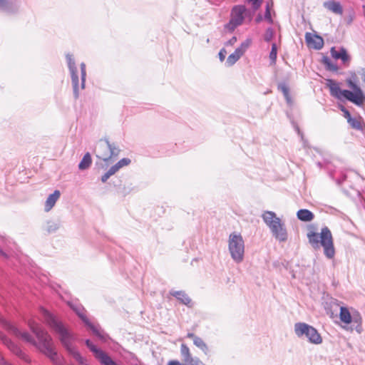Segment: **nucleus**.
Listing matches in <instances>:
<instances>
[{"instance_id":"nucleus-1","label":"nucleus","mask_w":365,"mask_h":365,"mask_svg":"<svg viewBox=\"0 0 365 365\" xmlns=\"http://www.w3.org/2000/svg\"><path fill=\"white\" fill-rule=\"evenodd\" d=\"M0 324L11 334L34 346L42 354L46 355L53 365H63L62 359L55 350L51 336L34 321H29V327L35 335L36 340L32 335L26 331H20L5 319H0Z\"/></svg>"},{"instance_id":"nucleus-2","label":"nucleus","mask_w":365,"mask_h":365,"mask_svg":"<svg viewBox=\"0 0 365 365\" xmlns=\"http://www.w3.org/2000/svg\"><path fill=\"white\" fill-rule=\"evenodd\" d=\"M42 314L44 322L58 334L61 343L67 351L80 365H86V359L73 346V336L71 332L69 331L61 322L58 321L53 314L47 310L43 309Z\"/></svg>"},{"instance_id":"nucleus-3","label":"nucleus","mask_w":365,"mask_h":365,"mask_svg":"<svg viewBox=\"0 0 365 365\" xmlns=\"http://www.w3.org/2000/svg\"><path fill=\"white\" fill-rule=\"evenodd\" d=\"M253 11L248 9L245 5H235L230 11V18L225 29L232 33L238 26L242 25L247 20L250 22L253 18L254 12L257 10L263 0H247Z\"/></svg>"},{"instance_id":"nucleus-4","label":"nucleus","mask_w":365,"mask_h":365,"mask_svg":"<svg viewBox=\"0 0 365 365\" xmlns=\"http://www.w3.org/2000/svg\"><path fill=\"white\" fill-rule=\"evenodd\" d=\"M309 244L314 249L324 248V254L328 259H332L335 255L332 235L327 227L322 228L320 233L310 231L307 233Z\"/></svg>"},{"instance_id":"nucleus-5","label":"nucleus","mask_w":365,"mask_h":365,"mask_svg":"<svg viewBox=\"0 0 365 365\" xmlns=\"http://www.w3.org/2000/svg\"><path fill=\"white\" fill-rule=\"evenodd\" d=\"M264 222L269 228L272 235L280 242L287 240L288 234L284 222L272 211H264L262 215Z\"/></svg>"},{"instance_id":"nucleus-6","label":"nucleus","mask_w":365,"mask_h":365,"mask_svg":"<svg viewBox=\"0 0 365 365\" xmlns=\"http://www.w3.org/2000/svg\"><path fill=\"white\" fill-rule=\"evenodd\" d=\"M228 250L232 259L237 264L243 262L245 257V242L241 234L232 232L228 238Z\"/></svg>"},{"instance_id":"nucleus-7","label":"nucleus","mask_w":365,"mask_h":365,"mask_svg":"<svg viewBox=\"0 0 365 365\" xmlns=\"http://www.w3.org/2000/svg\"><path fill=\"white\" fill-rule=\"evenodd\" d=\"M68 305L70 308L78 315V317L83 321L86 326H87L100 339L106 341L109 338L108 335L102 330L99 325H94L92 324L86 313V311L84 307L77 302H68Z\"/></svg>"},{"instance_id":"nucleus-8","label":"nucleus","mask_w":365,"mask_h":365,"mask_svg":"<svg viewBox=\"0 0 365 365\" xmlns=\"http://www.w3.org/2000/svg\"><path fill=\"white\" fill-rule=\"evenodd\" d=\"M294 331L297 337L306 339L311 344L318 345L322 343V337L317 329L307 323H295Z\"/></svg>"},{"instance_id":"nucleus-9","label":"nucleus","mask_w":365,"mask_h":365,"mask_svg":"<svg viewBox=\"0 0 365 365\" xmlns=\"http://www.w3.org/2000/svg\"><path fill=\"white\" fill-rule=\"evenodd\" d=\"M326 86L329 88L330 94L331 96L336 98L339 100L343 98L348 100L349 101L355 104L359 102V97L356 95L352 93L349 90H341L337 82L332 79H327Z\"/></svg>"},{"instance_id":"nucleus-10","label":"nucleus","mask_w":365,"mask_h":365,"mask_svg":"<svg viewBox=\"0 0 365 365\" xmlns=\"http://www.w3.org/2000/svg\"><path fill=\"white\" fill-rule=\"evenodd\" d=\"M67 66L71 74V83L73 90V96L75 99L79 97V78L78 76V69L76 66L73 56L71 53L66 55Z\"/></svg>"},{"instance_id":"nucleus-11","label":"nucleus","mask_w":365,"mask_h":365,"mask_svg":"<svg viewBox=\"0 0 365 365\" xmlns=\"http://www.w3.org/2000/svg\"><path fill=\"white\" fill-rule=\"evenodd\" d=\"M85 343L102 365H118L106 353L97 348L90 339H86Z\"/></svg>"},{"instance_id":"nucleus-12","label":"nucleus","mask_w":365,"mask_h":365,"mask_svg":"<svg viewBox=\"0 0 365 365\" xmlns=\"http://www.w3.org/2000/svg\"><path fill=\"white\" fill-rule=\"evenodd\" d=\"M0 339L13 354H14L23 361L26 362H30L29 356L25 352H24L17 344L13 342L9 337H7L1 332H0Z\"/></svg>"},{"instance_id":"nucleus-13","label":"nucleus","mask_w":365,"mask_h":365,"mask_svg":"<svg viewBox=\"0 0 365 365\" xmlns=\"http://www.w3.org/2000/svg\"><path fill=\"white\" fill-rule=\"evenodd\" d=\"M357 82L358 78L355 73H352L351 77L346 80L348 86L353 91H351L352 93L354 95L357 94V96L359 97V102L355 103V105L361 106L365 101V95L361 88L358 86Z\"/></svg>"},{"instance_id":"nucleus-14","label":"nucleus","mask_w":365,"mask_h":365,"mask_svg":"<svg viewBox=\"0 0 365 365\" xmlns=\"http://www.w3.org/2000/svg\"><path fill=\"white\" fill-rule=\"evenodd\" d=\"M110 150V143L108 140H101L96 148V157L106 163L110 160V155H108Z\"/></svg>"},{"instance_id":"nucleus-15","label":"nucleus","mask_w":365,"mask_h":365,"mask_svg":"<svg viewBox=\"0 0 365 365\" xmlns=\"http://www.w3.org/2000/svg\"><path fill=\"white\" fill-rule=\"evenodd\" d=\"M250 40L247 39L244 42H242L240 46L235 49L234 53H231L228 56L227 58L226 63L230 66L234 65L240 58V57L245 53L248 47L250 44Z\"/></svg>"},{"instance_id":"nucleus-16","label":"nucleus","mask_w":365,"mask_h":365,"mask_svg":"<svg viewBox=\"0 0 365 365\" xmlns=\"http://www.w3.org/2000/svg\"><path fill=\"white\" fill-rule=\"evenodd\" d=\"M180 354L186 365H205L198 357L191 355L188 346L185 344L180 346Z\"/></svg>"},{"instance_id":"nucleus-17","label":"nucleus","mask_w":365,"mask_h":365,"mask_svg":"<svg viewBox=\"0 0 365 365\" xmlns=\"http://www.w3.org/2000/svg\"><path fill=\"white\" fill-rule=\"evenodd\" d=\"M330 53L334 58L340 59L344 66L349 64L351 57L345 48L339 47L336 49L335 47H332L330 50Z\"/></svg>"},{"instance_id":"nucleus-18","label":"nucleus","mask_w":365,"mask_h":365,"mask_svg":"<svg viewBox=\"0 0 365 365\" xmlns=\"http://www.w3.org/2000/svg\"><path fill=\"white\" fill-rule=\"evenodd\" d=\"M305 41L308 46L316 50H320L324 46V39L319 35L307 33Z\"/></svg>"},{"instance_id":"nucleus-19","label":"nucleus","mask_w":365,"mask_h":365,"mask_svg":"<svg viewBox=\"0 0 365 365\" xmlns=\"http://www.w3.org/2000/svg\"><path fill=\"white\" fill-rule=\"evenodd\" d=\"M170 295L175 297L178 300H179L182 304L191 307V299L184 291H175L171 290L170 292Z\"/></svg>"},{"instance_id":"nucleus-20","label":"nucleus","mask_w":365,"mask_h":365,"mask_svg":"<svg viewBox=\"0 0 365 365\" xmlns=\"http://www.w3.org/2000/svg\"><path fill=\"white\" fill-rule=\"evenodd\" d=\"M323 6L328 10L332 11L336 14L341 15L343 14V9L339 2L334 1H324Z\"/></svg>"},{"instance_id":"nucleus-21","label":"nucleus","mask_w":365,"mask_h":365,"mask_svg":"<svg viewBox=\"0 0 365 365\" xmlns=\"http://www.w3.org/2000/svg\"><path fill=\"white\" fill-rule=\"evenodd\" d=\"M60 195L61 193L58 190H55L52 194L48 195L45 202V211L48 212L52 209L59 198Z\"/></svg>"},{"instance_id":"nucleus-22","label":"nucleus","mask_w":365,"mask_h":365,"mask_svg":"<svg viewBox=\"0 0 365 365\" xmlns=\"http://www.w3.org/2000/svg\"><path fill=\"white\" fill-rule=\"evenodd\" d=\"M297 217L301 221L310 222L314 219V215L310 210L307 209H301L297 211Z\"/></svg>"},{"instance_id":"nucleus-23","label":"nucleus","mask_w":365,"mask_h":365,"mask_svg":"<svg viewBox=\"0 0 365 365\" xmlns=\"http://www.w3.org/2000/svg\"><path fill=\"white\" fill-rule=\"evenodd\" d=\"M61 226L58 220H48L46 222L44 230L48 233L52 234L56 232Z\"/></svg>"},{"instance_id":"nucleus-24","label":"nucleus","mask_w":365,"mask_h":365,"mask_svg":"<svg viewBox=\"0 0 365 365\" xmlns=\"http://www.w3.org/2000/svg\"><path fill=\"white\" fill-rule=\"evenodd\" d=\"M339 318L342 322H344L346 324H349L351 323V322H352V317H351L349 309L345 307H341Z\"/></svg>"},{"instance_id":"nucleus-25","label":"nucleus","mask_w":365,"mask_h":365,"mask_svg":"<svg viewBox=\"0 0 365 365\" xmlns=\"http://www.w3.org/2000/svg\"><path fill=\"white\" fill-rule=\"evenodd\" d=\"M351 128L362 131L364 128H365V125L364 123L363 119L359 117L358 118H352L351 119H349L348 122Z\"/></svg>"},{"instance_id":"nucleus-26","label":"nucleus","mask_w":365,"mask_h":365,"mask_svg":"<svg viewBox=\"0 0 365 365\" xmlns=\"http://www.w3.org/2000/svg\"><path fill=\"white\" fill-rule=\"evenodd\" d=\"M92 163V159L89 153H86L78 164V169L84 170L88 169Z\"/></svg>"},{"instance_id":"nucleus-27","label":"nucleus","mask_w":365,"mask_h":365,"mask_svg":"<svg viewBox=\"0 0 365 365\" xmlns=\"http://www.w3.org/2000/svg\"><path fill=\"white\" fill-rule=\"evenodd\" d=\"M131 160L129 158H124L120 160L117 163L114 165L111 166L110 168L113 170L114 173H117L120 168L128 165L130 163Z\"/></svg>"},{"instance_id":"nucleus-28","label":"nucleus","mask_w":365,"mask_h":365,"mask_svg":"<svg viewBox=\"0 0 365 365\" xmlns=\"http://www.w3.org/2000/svg\"><path fill=\"white\" fill-rule=\"evenodd\" d=\"M193 344L200 349H201L205 354H207L209 349L206 343L200 337L195 338Z\"/></svg>"},{"instance_id":"nucleus-29","label":"nucleus","mask_w":365,"mask_h":365,"mask_svg":"<svg viewBox=\"0 0 365 365\" xmlns=\"http://www.w3.org/2000/svg\"><path fill=\"white\" fill-rule=\"evenodd\" d=\"M0 9L6 12H13L14 11V4L8 0H0Z\"/></svg>"},{"instance_id":"nucleus-30","label":"nucleus","mask_w":365,"mask_h":365,"mask_svg":"<svg viewBox=\"0 0 365 365\" xmlns=\"http://www.w3.org/2000/svg\"><path fill=\"white\" fill-rule=\"evenodd\" d=\"M323 63L326 66L327 69L331 71H337L339 68L337 65L332 62V61L328 57H324L322 60Z\"/></svg>"},{"instance_id":"nucleus-31","label":"nucleus","mask_w":365,"mask_h":365,"mask_svg":"<svg viewBox=\"0 0 365 365\" xmlns=\"http://www.w3.org/2000/svg\"><path fill=\"white\" fill-rule=\"evenodd\" d=\"M277 56V46L275 43H273L272 44L271 51L269 55L270 63L272 65H274L276 63Z\"/></svg>"},{"instance_id":"nucleus-32","label":"nucleus","mask_w":365,"mask_h":365,"mask_svg":"<svg viewBox=\"0 0 365 365\" xmlns=\"http://www.w3.org/2000/svg\"><path fill=\"white\" fill-rule=\"evenodd\" d=\"M81 88H85L86 77V66L85 63H81Z\"/></svg>"},{"instance_id":"nucleus-33","label":"nucleus","mask_w":365,"mask_h":365,"mask_svg":"<svg viewBox=\"0 0 365 365\" xmlns=\"http://www.w3.org/2000/svg\"><path fill=\"white\" fill-rule=\"evenodd\" d=\"M274 36V29L271 27H269L266 29V31L264 35V40L266 42H269Z\"/></svg>"},{"instance_id":"nucleus-34","label":"nucleus","mask_w":365,"mask_h":365,"mask_svg":"<svg viewBox=\"0 0 365 365\" xmlns=\"http://www.w3.org/2000/svg\"><path fill=\"white\" fill-rule=\"evenodd\" d=\"M120 153V149L115 147V145L110 144V150H109L108 155H110V160L113 157H117Z\"/></svg>"},{"instance_id":"nucleus-35","label":"nucleus","mask_w":365,"mask_h":365,"mask_svg":"<svg viewBox=\"0 0 365 365\" xmlns=\"http://www.w3.org/2000/svg\"><path fill=\"white\" fill-rule=\"evenodd\" d=\"M264 19L268 23H269V24H272L273 23V19H272V18L271 16L270 9H269V6L268 4L266 6V9H265V13H264Z\"/></svg>"},{"instance_id":"nucleus-36","label":"nucleus","mask_w":365,"mask_h":365,"mask_svg":"<svg viewBox=\"0 0 365 365\" xmlns=\"http://www.w3.org/2000/svg\"><path fill=\"white\" fill-rule=\"evenodd\" d=\"M278 89L281 91L284 96H287L289 92V87L284 83H281L278 85Z\"/></svg>"},{"instance_id":"nucleus-37","label":"nucleus","mask_w":365,"mask_h":365,"mask_svg":"<svg viewBox=\"0 0 365 365\" xmlns=\"http://www.w3.org/2000/svg\"><path fill=\"white\" fill-rule=\"evenodd\" d=\"M115 173L113 172V170L109 168V170L101 177V181L103 182H106L110 176L114 175Z\"/></svg>"},{"instance_id":"nucleus-38","label":"nucleus","mask_w":365,"mask_h":365,"mask_svg":"<svg viewBox=\"0 0 365 365\" xmlns=\"http://www.w3.org/2000/svg\"><path fill=\"white\" fill-rule=\"evenodd\" d=\"M352 322L354 324H362V319L361 316L357 313L356 314H353L352 316Z\"/></svg>"},{"instance_id":"nucleus-39","label":"nucleus","mask_w":365,"mask_h":365,"mask_svg":"<svg viewBox=\"0 0 365 365\" xmlns=\"http://www.w3.org/2000/svg\"><path fill=\"white\" fill-rule=\"evenodd\" d=\"M226 54H227V51L225 48H222L220 51L218 56H219V58H220V61H223L225 59Z\"/></svg>"},{"instance_id":"nucleus-40","label":"nucleus","mask_w":365,"mask_h":365,"mask_svg":"<svg viewBox=\"0 0 365 365\" xmlns=\"http://www.w3.org/2000/svg\"><path fill=\"white\" fill-rule=\"evenodd\" d=\"M341 110L344 113V117L347 119V121L349 122V119H351L352 117L351 116V114L348 110H346L345 108L342 107Z\"/></svg>"},{"instance_id":"nucleus-41","label":"nucleus","mask_w":365,"mask_h":365,"mask_svg":"<svg viewBox=\"0 0 365 365\" xmlns=\"http://www.w3.org/2000/svg\"><path fill=\"white\" fill-rule=\"evenodd\" d=\"M236 42H237V37L236 36H233L229 41H227L226 45L227 46H229V45L232 46V45L235 44Z\"/></svg>"},{"instance_id":"nucleus-42","label":"nucleus","mask_w":365,"mask_h":365,"mask_svg":"<svg viewBox=\"0 0 365 365\" xmlns=\"http://www.w3.org/2000/svg\"><path fill=\"white\" fill-rule=\"evenodd\" d=\"M284 97L285 98L287 103L289 105H291L292 101V98H291V96L289 94V92L287 93V96H284Z\"/></svg>"},{"instance_id":"nucleus-43","label":"nucleus","mask_w":365,"mask_h":365,"mask_svg":"<svg viewBox=\"0 0 365 365\" xmlns=\"http://www.w3.org/2000/svg\"><path fill=\"white\" fill-rule=\"evenodd\" d=\"M263 18H264V17L262 16V14H259L257 16V17L255 18V22H256L257 24H259V22H261V21H262Z\"/></svg>"},{"instance_id":"nucleus-44","label":"nucleus","mask_w":365,"mask_h":365,"mask_svg":"<svg viewBox=\"0 0 365 365\" xmlns=\"http://www.w3.org/2000/svg\"><path fill=\"white\" fill-rule=\"evenodd\" d=\"M187 337L189 338V339H192V341H194V340L195 339V338H197L198 336H196L195 334H194L193 333H187Z\"/></svg>"},{"instance_id":"nucleus-45","label":"nucleus","mask_w":365,"mask_h":365,"mask_svg":"<svg viewBox=\"0 0 365 365\" xmlns=\"http://www.w3.org/2000/svg\"><path fill=\"white\" fill-rule=\"evenodd\" d=\"M355 330L359 333V334H361L363 331V328H362V325L361 324H356V327H355Z\"/></svg>"},{"instance_id":"nucleus-46","label":"nucleus","mask_w":365,"mask_h":365,"mask_svg":"<svg viewBox=\"0 0 365 365\" xmlns=\"http://www.w3.org/2000/svg\"><path fill=\"white\" fill-rule=\"evenodd\" d=\"M168 365H182L178 361L171 360L168 362Z\"/></svg>"},{"instance_id":"nucleus-47","label":"nucleus","mask_w":365,"mask_h":365,"mask_svg":"<svg viewBox=\"0 0 365 365\" xmlns=\"http://www.w3.org/2000/svg\"><path fill=\"white\" fill-rule=\"evenodd\" d=\"M0 256L4 259H7L9 257L8 255L4 251H3L1 247H0Z\"/></svg>"},{"instance_id":"nucleus-48","label":"nucleus","mask_w":365,"mask_h":365,"mask_svg":"<svg viewBox=\"0 0 365 365\" xmlns=\"http://www.w3.org/2000/svg\"><path fill=\"white\" fill-rule=\"evenodd\" d=\"M359 73L362 76L363 81L365 83V69L362 68L360 71H359Z\"/></svg>"},{"instance_id":"nucleus-49","label":"nucleus","mask_w":365,"mask_h":365,"mask_svg":"<svg viewBox=\"0 0 365 365\" xmlns=\"http://www.w3.org/2000/svg\"><path fill=\"white\" fill-rule=\"evenodd\" d=\"M6 362V360L2 356V355L0 354V364L3 365Z\"/></svg>"},{"instance_id":"nucleus-50","label":"nucleus","mask_w":365,"mask_h":365,"mask_svg":"<svg viewBox=\"0 0 365 365\" xmlns=\"http://www.w3.org/2000/svg\"><path fill=\"white\" fill-rule=\"evenodd\" d=\"M3 365H13L11 363L6 361V362Z\"/></svg>"},{"instance_id":"nucleus-51","label":"nucleus","mask_w":365,"mask_h":365,"mask_svg":"<svg viewBox=\"0 0 365 365\" xmlns=\"http://www.w3.org/2000/svg\"><path fill=\"white\" fill-rule=\"evenodd\" d=\"M3 365H13L11 363L6 361V362Z\"/></svg>"},{"instance_id":"nucleus-52","label":"nucleus","mask_w":365,"mask_h":365,"mask_svg":"<svg viewBox=\"0 0 365 365\" xmlns=\"http://www.w3.org/2000/svg\"><path fill=\"white\" fill-rule=\"evenodd\" d=\"M297 129L298 133L300 134V130H299V128H297Z\"/></svg>"},{"instance_id":"nucleus-53","label":"nucleus","mask_w":365,"mask_h":365,"mask_svg":"<svg viewBox=\"0 0 365 365\" xmlns=\"http://www.w3.org/2000/svg\"><path fill=\"white\" fill-rule=\"evenodd\" d=\"M206 42H207V43H209V42H210V39H209V38H207V39L206 40Z\"/></svg>"}]
</instances>
